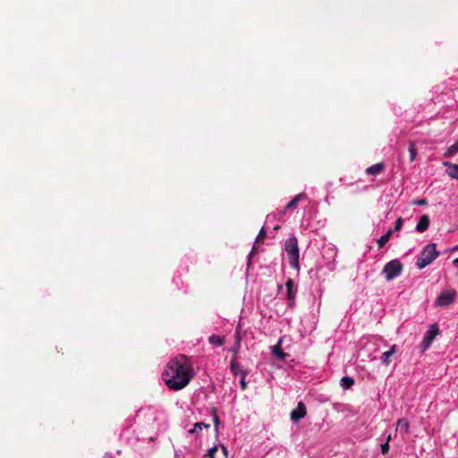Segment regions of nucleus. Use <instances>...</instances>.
Returning a JSON list of instances; mask_svg holds the SVG:
<instances>
[{
  "label": "nucleus",
  "mask_w": 458,
  "mask_h": 458,
  "mask_svg": "<svg viewBox=\"0 0 458 458\" xmlns=\"http://www.w3.org/2000/svg\"><path fill=\"white\" fill-rule=\"evenodd\" d=\"M194 377L193 368L185 355L171 360L163 373L165 385L172 390L183 389Z\"/></svg>",
  "instance_id": "obj_1"
},
{
  "label": "nucleus",
  "mask_w": 458,
  "mask_h": 458,
  "mask_svg": "<svg viewBox=\"0 0 458 458\" xmlns=\"http://www.w3.org/2000/svg\"><path fill=\"white\" fill-rule=\"evenodd\" d=\"M284 250L287 252V255L289 257L290 265L294 269L299 271L300 270V264H299L300 253H299L298 241L295 236L289 237L285 241Z\"/></svg>",
  "instance_id": "obj_2"
},
{
  "label": "nucleus",
  "mask_w": 458,
  "mask_h": 458,
  "mask_svg": "<svg viewBox=\"0 0 458 458\" xmlns=\"http://www.w3.org/2000/svg\"><path fill=\"white\" fill-rule=\"evenodd\" d=\"M439 256V252L436 249L435 243H429L425 246L417 259L416 266L422 269L429 265Z\"/></svg>",
  "instance_id": "obj_3"
},
{
  "label": "nucleus",
  "mask_w": 458,
  "mask_h": 458,
  "mask_svg": "<svg viewBox=\"0 0 458 458\" xmlns=\"http://www.w3.org/2000/svg\"><path fill=\"white\" fill-rule=\"evenodd\" d=\"M403 268V264L397 259L387 262L383 268V274L385 275L386 280L391 281L397 277L399 275H401Z\"/></svg>",
  "instance_id": "obj_4"
},
{
  "label": "nucleus",
  "mask_w": 458,
  "mask_h": 458,
  "mask_svg": "<svg viewBox=\"0 0 458 458\" xmlns=\"http://www.w3.org/2000/svg\"><path fill=\"white\" fill-rule=\"evenodd\" d=\"M455 295L454 290L444 291L437 298L436 305L438 307H447L454 302Z\"/></svg>",
  "instance_id": "obj_5"
},
{
  "label": "nucleus",
  "mask_w": 458,
  "mask_h": 458,
  "mask_svg": "<svg viewBox=\"0 0 458 458\" xmlns=\"http://www.w3.org/2000/svg\"><path fill=\"white\" fill-rule=\"evenodd\" d=\"M438 334V328L437 325H431L430 328L426 332L424 338L422 340V345L424 349H427L429 347L433 340L436 338V336Z\"/></svg>",
  "instance_id": "obj_6"
},
{
  "label": "nucleus",
  "mask_w": 458,
  "mask_h": 458,
  "mask_svg": "<svg viewBox=\"0 0 458 458\" xmlns=\"http://www.w3.org/2000/svg\"><path fill=\"white\" fill-rule=\"evenodd\" d=\"M306 414H307L306 405L304 404L303 402L300 401L298 403L297 408L291 411L290 417L293 422H297L301 419L304 418L306 416Z\"/></svg>",
  "instance_id": "obj_7"
},
{
  "label": "nucleus",
  "mask_w": 458,
  "mask_h": 458,
  "mask_svg": "<svg viewBox=\"0 0 458 458\" xmlns=\"http://www.w3.org/2000/svg\"><path fill=\"white\" fill-rule=\"evenodd\" d=\"M286 290H287V299L289 301V306H293L294 303V298L296 295V290L294 289V282L293 279L289 278L285 283Z\"/></svg>",
  "instance_id": "obj_8"
},
{
  "label": "nucleus",
  "mask_w": 458,
  "mask_h": 458,
  "mask_svg": "<svg viewBox=\"0 0 458 458\" xmlns=\"http://www.w3.org/2000/svg\"><path fill=\"white\" fill-rule=\"evenodd\" d=\"M429 224H430V219H429V216L428 215H423L420 216L417 225H416V230L419 232V233H423L425 232L426 230H428V226H429Z\"/></svg>",
  "instance_id": "obj_9"
},
{
  "label": "nucleus",
  "mask_w": 458,
  "mask_h": 458,
  "mask_svg": "<svg viewBox=\"0 0 458 458\" xmlns=\"http://www.w3.org/2000/svg\"><path fill=\"white\" fill-rule=\"evenodd\" d=\"M385 169V165L383 163H377L369 166L366 169V174L369 175H377L381 174Z\"/></svg>",
  "instance_id": "obj_10"
},
{
  "label": "nucleus",
  "mask_w": 458,
  "mask_h": 458,
  "mask_svg": "<svg viewBox=\"0 0 458 458\" xmlns=\"http://www.w3.org/2000/svg\"><path fill=\"white\" fill-rule=\"evenodd\" d=\"M307 199V195L303 192L297 194L286 206L285 209H293L297 207L298 203Z\"/></svg>",
  "instance_id": "obj_11"
},
{
  "label": "nucleus",
  "mask_w": 458,
  "mask_h": 458,
  "mask_svg": "<svg viewBox=\"0 0 458 458\" xmlns=\"http://www.w3.org/2000/svg\"><path fill=\"white\" fill-rule=\"evenodd\" d=\"M397 352V346L394 344L389 351L385 352L381 356V360L385 365H389L391 363L390 357Z\"/></svg>",
  "instance_id": "obj_12"
},
{
  "label": "nucleus",
  "mask_w": 458,
  "mask_h": 458,
  "mask_svg": "<svg viewBox=\"0 0 458 458\" xmlns=\"http://www.w3.org/2000/svg\"><path fill=\"white\" fill-rule=\"evenodd\" d=\"M444 165L451 169L448 175L454 179H458V165L450 162H444Z\"/></svg>",
  "instance_id": "obj_13"
},
{
  "label": "nucleus",
  "mask_w": 458,
  "mask_h": 458,
  "mask_svg": "<svg viewBox=\"0 0 458 458\" xmlns=\"http://www.w3.org/2000/svg\"><path fill=\"white\" fill-rule=\"evenodd\" d=\"M272 352H273V355L276 356V358H278L279 360H284L286 356L288 355L287 353H285L283 350H282V347H281V344L280 343H278L277 344H276L273 349H272Z\"/></svg>",
  "instance_id": "obj_14"
},
{
  "label": "nucleus",
  "mask_w": 458,
  "mask_h": 458,
  "mask_svg": "<svg viewBox=\"0 0 458 458\" xmlns=\"http://www.w3.org/2000/svg\"><path fill=\"white\" fill-rule=\"evenodd\" d=\"M410 425L406 419H399L397 420L396 430L407 434L409 432Z\"/></svg>",
  "instance_id": "obj_15"
},
{
  "label": "nucleus",
  "mask_w": 458,
  "mask_h": 458,
  "mask_svg": "<svg viewBox=\"0 0 458 458\" xmlns=\"http://www.w3.org/2000/svg\"><path fill=\"white\" fill-rule=\"evenodd\" d=\"M393 234V230L389 229L385 234H383L377 242L378 249L383 248L386 242L390 240Z\"/></svg>",
  "instance_id": "obj_16"
},
{
  "label": "nucleus",
  "mask_w": 458,
  "mask_h": 458,
  "mask_svg": "<svg viewBox=\"0 0 458 458\" xmlns=\"http://www.w3.org/2000/svg\"><path fill=\"white\" fill-rule=\"evenodd\" d=\"M208 342L211 344L221 346L225 343V338L216 335H212L208 337Z\"/></svg>",
  "instance_id": "obj_17"
},
{
  "label": "nucleus",
  "mask_w": 458,
  "mask_h": 458,
  "mask_svg": "<svg viewBox=\"0 0 458 458\" xmlns=\"http://www.w3.org/2000/svg\"><path fill=\"white\" fill-rule=\"evenodd\" d=\"M458 153V139L455 143H454L452 146H450L447 150L445 152L444 157H451Z\"/></svg>",
  "instance_id": "obj_18"
},
{
  "label": "nucleus",
  "mask_w": 458,
  "mask_h": 458,
  "mask_svg": "<svg viewBox=\"0 0 458 458\" xmlns=\"http://www.w3.org/2000/svg\"><path fill=\"white\" fill-rule=\"evenodd\" d=\"M354 385V379L350 377H344L341 379V386L344 389H349Z\"/></svg>",
  "instance_id": "obj_19"
},
{
  "label": "nucleus",
  "mask_w": 458,
  "mask_h": 458,
  "mask_svg": "<svg viewBox=\"0 0 458 458\" xmlns=\"http://www.w3.org/2000/svg\"><path fill=\"white\" fill-rule=\"evenodd\" d=\"M409 153H410V162H413L417 157V148L415 147V143L413 141L409 142Z\"/></svg>",
  "instance_id": "obj_20"
},
{
  "label": "nucleus",
  "mask_w": 458,
  "mask_h": 458,
  "mask_svg": "<svg viewBox=\"0 0 458 458\" xmlns=\"http://www.w3.org/2000/svg\"><path fill=\"white\" fill-rule=\"evenodd\" d=\"M209 427V424H206L204 422H197L194 424L193 428L189 430V433L193 434L195 432H198L199 430H202L203 428H208Z\"/></svg>",
  "instance_id": "obj_21"
},
{
  "label": "nucleus",
  "mask_w": 458,
  "mask_h": 458,
  "mask_svg": "<svg viewBox=\"0 0 458 458\" xmlns=\"http://www.w3.org/2000/svg\"><path fill=\"white\" fill-rule=\"evenodd\" d=\"M392 439L391 434H389L386 437V441L381 445V453L383 454H386L389 451V442Z\"/></svg>",
  "instance_id": "obj_22"
},
{
  "label": "nucleus",
  "mask_w": 458,
  "mask_h": 458,
  "mask_svg": "<svg viewBox=\"0 0 458 458\" xmlns=\"http://www.w3.org/2000/svg\"><path fill=\"white\" fill-rule=\"evenodd\" d=\"M230 369H231V371L234 374V375H237L238 373L241 374V371L242 370L241 368H240V365L238 362L235 361V360H233L232 362H231V365H230Z\"/></svg>",
  "instance_id": "obj_23"
},
{
  "label": "nucleus",
  "mask_w": 458,
  "mask_h": 458,
  "mask_svg": "<svg viewBox=\"0 0 458 458\" xmlns=\"http://www.w3.org/2000/svg\"><path fill=\"white\" fill-rule=\"evenodd\" d=\"M241 375H242V378L240 380L241 388H242V390H245L246 387H247V382L245 380V377L247 375V372L245 370H242L241 371Z\"/></svg>",
  "instance_id": "obj_24"
},
{
  "label": "nucleus",
  "mask_w": 458,
  "mask_h": 458,
  "mask_svg": "<svg viewBox=\"0 0 458 458\" xmlns=\"http://www.w3.org/2000/svg\"><path fill=\"white\" fill-rule=\"evenodd\" d=\"M266 236H267V232H266L265 228L262 227L256 238V242H263L264 239L266 238Z\"/></svg>",
  "instance_id": "obj_25"
},
{
  "label": "nucleus",
  "mask_w": 458,
  "mask_h": 458,
  "mask_svg": "<svg viewBox=\"0 0 458 458\" xmlns=\"http://www.w3.org/2000/svg\"><path fill=\"white\" fill-rule=\"evenodd\" d=\"M402 226H403V218L399 217L396 219V221L394 223V229H392V230H393V232L394 231L398 232L402 229Z\"/></svg>",
  "instance_id": "obj_26"
},
{
  "label": "nucleus",
  "mask_w": 458,
  "mask_h": 458,
  "mask_svg": "<svg viewBox=\"0 0 458 458\" xmlns=\"http://www.w3.org/2000/svg\"><path fill=\"white\" fill-rule=\"evenodd\" d=\"M213 420L216 427V430H217L220 420L216 410H213Z\"/></svg>",
  "instance_id": "obj_27"
},
{
  "label": "nucleus",
  "mask_w": 458,
  "mask_h": 458,
  "mask_svg": "<svg viewBox=\"0 0 458 458\" xmlns=\"http://www.w3.org/2000/svg\"><path fill=\"white\" fill-rule=\"evenodd\" d=\"M216 452H217V447L214 446V447H212V448H210L208 450V452L206 454V456H208V458H215V454H216Z\"/></svg>",
  "instance_id": "obj_28"
},
{
  "label": "nucleus",
  "mask_w": 458,
  "mask_h": 458,
  "mask_svg": "<svg viewBox=\"0 0 458 458\" xmlns=\"http://www.w3.org/2000/svg\"><path fill=\"white\" fill-rule=\"evenodd\" d=\"M413 203L416 205H420V206H425L428 204V201L425 199H420L415 200Z\"/></svg>",
  "instance_id": "obj_29"
},
{
  "label": "nucleus",
  "mask_w": 458,
  "mask_h": 458,
  "mask_svg": "<svg viewBox=\"0 0 458 458\" xmlns=\"http://www.w3.org/2000/svg\"><path fill=\"white\" fill-rule=\"evenodd\" d=\"M103 458H113V457L111 456V454H105V455L103 456Z\"/></svg>",
  "instance_id": "obj_30"
},
{
  "label": "nucleus",
  "mask_w": 458,
  "mask_h": 458,
  "mask_svg": "<svg viewBox=\"0 0 458 458\" xmlns=\"http://www.w3.org/2000/svg\"><path fill=\"white\" fill-rule=\"evenodd\" d=\"M453 263H454V265H458V258H457V259H455L453 261Z\"/></svg>",
  "instance_id": "obj_31"
},
{
  "label": "nucleus",
  "mask_w": 458,
  "mask_h": 458,
  "mask_svg": "<svg viewBox=\"0 0 458 458\" xmlns=\"http://www.w3.org/2000/svg\"><path fill=\"white\" fill-rule=\"evenodd\" d=\"M255 251H256V248H255V246H254V247L252 248V250H251V253H250V254L254 253Z\"/></svg>",
  "instance_id": "obj_32"
},
{
  "label": "nucleus",
  "mask_w": 458,
  "mask_h": 458,
  "mask_svg": "<svg viewBox=\"0 0 458 458\" xmlns=\"http://www.w3.org/2000/svg\"><path fill=\"white\" fill-rule=\"evenodd\" d=\"M239 342H240V339L239 337L237 336V344L239 345Z\"/></svg>",
  "instance_id": "obj_33"
},
{
  "label": "nucleus",
  "mask_w": 458,
  "mask_h": 458,
  "mask_svg": "<svg viewBox=\"0 0 458 458\" xmlns=\"http://www.w3.org/2000/svg\"><path fill=\"white\" fill-rule=\"evenodd\" d=\"M454 250H458V245L454 248Z\"/></svg>",
  "instance_id": "obj_34"
}]
</instances>
